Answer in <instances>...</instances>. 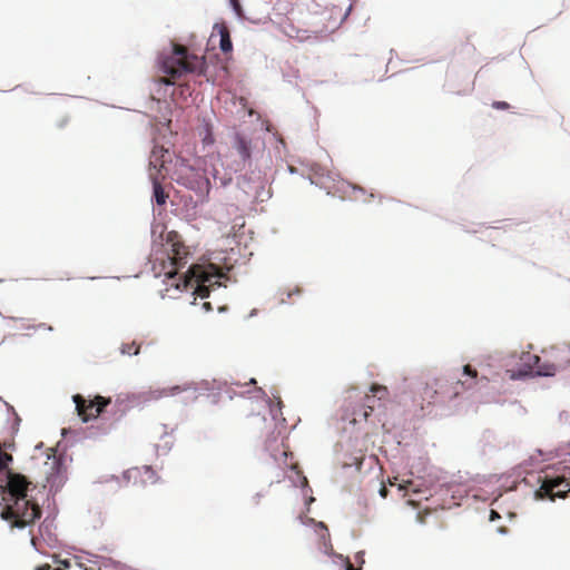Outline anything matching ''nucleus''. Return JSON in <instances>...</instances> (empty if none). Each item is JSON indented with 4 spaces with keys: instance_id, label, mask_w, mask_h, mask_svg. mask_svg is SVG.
I'll list each match as a JSON object with an SVG mask.
<instances>
[{
    "instance_id": "nucleus-1",
    "label": "nucleus",
    "mask_w": 570,
    "mask_h": 570,
    "mask_svg": "<svg viewBox=\"0 0 570 570\" xmlns=\"http://www.w3.org/2000/svg\"><path fill=\"white\" fill-rule=\"evenodd\" d=\"M4 491L9 493L12 503L1 511V519L10 522L11 528L24 529L32 525L41 517L39 504L27 499V489L31 482L21 473L7 470Z\"/></svg>"
},
{
    "instance_id": "nucleus-2",
    "label": "nucleus",
    "mask_w": 570,
    "mask_h": 570,
    "mask_svg": "<svg viewBox=\"0 0 570 570\" xmlns=\"http://www.w3.org/2000/svg\"><path fill=\"white\" fill-rule=\"evenodd\" d=\"M206 69L207 62L204 57L189 53L187 47L174 43L173 53L160 60V70L166 75V77L160 78V83L174 85L176 80L188 73L203 76Z\"/></svg>"
},
{
    "instance_id": "nucleus-3",
    "label": "nucleus",
    "mask_w": 570,
    "mask_h": 570,
    "mask_svg": "<svg viewBox=\"0 0 570 570\" xmlns=\"http://www.w3.org/2000/svg\"><path fill=\"white\" fill-rule=\"evenodd\" d=\"M224 274L213 264L207 266L193 265L188 268L187 274L180 277V282L170 284L176 289L194 288V294L202 299L209 297V294L222 286Z\"/></svg>"
},
{
    "instance_id": "nucleus-4",
    "label": "nucleus",
    "mask_w": 570,
    "mask_h": 570,
    "mask_svg": "<svg viewBox=\"0 0 570 570\" xmlns=\"http://www.w3.org/2000/svg\"><path fill=\"white\" fill-rule=\"evenodd\" d=\"M166 258H156L154 262V273L156 277L164 276L168 279H175L177 272L184 268L189 256L188 248L184 245L179 234L170 230L166 234Z\"/></svg>"
},
{
    "instance_id": "nucleus-5",
    "label": "nucleus",
    "mask_w": 570,
    "mask_h": 570,
    "mask_svg": "<svg viewBox=\"0 0 570 570\" xmlns=\"http://www.w3.org/2000/svg\"><path fill=\"white\" fill-rule=\"evenodd\" d=\"M75 407H77V412L79 417H81L82 422H88L89 420H95L104 412V409L107 407L108 404L111 403V400L104 396H96L92 400H87L83 396L77 394L72 397Z\"/></svg>"
},
{
    "instance_id": "nucleus-6",
    "label": "nucleus",
    "mask_w": 570,
    "mask_h": 570,
    "mask_svg": "<svg viewBox=\"0 0 570 570\" xmlns=\"http://www.w3.org/2000/svg\"><path fill=\"white\" fill-rule=\"evenodd\" d=\"M568 493H570V479L566 476H547L542 481V484H540L538 491H535V498L553 501L557 498H566Z\"/></svg>"
},
{
    "instance_id": "nucleus-7",
    "label": "nucleus",
    "mask_w": 570,
    "mask_h": 570,
    "mask_svg": "<svg viewBox=\"0 0 570 570\" xmlns=\"http://www.w3.org/2000/svg\"><path fill=\"white\" fill-rule=\"evenodd\" d=\"M370 391H371V395L365 396V403L362 404V406L358 410L353 411L352 417H351V423L355 424L361 421L367 420V417L371 415V413L373 411L372 401L374 397L379 399L380 401L387 397V389L383 385L373 384V385H371Z\"/></svg>"
},
{
    "instance_id": "nucleus-8",
    "label": "nucleus",
    "mask_w": 570,
    "mask_h": 570,
    "mask_svg": "<svg viewBox=\"0 0 570 570\" xmlns=\"http://www.w3.org/2000/svg\"><path fill=\"white\" fill-rule=\"evenodd\" d=\"M197 389L194 383H185L183 385H173L164 389H151L148 392H145V401H159L164 397H174L183 392L193 391L195 392Z\"/></svg>"
},
{
    "instance_id": "nucleus-9",
    "label": "nucleus",
    "mask_w": 570,
    "mask_h": 570,
    "mask_svg": "<svg viewBox=\"0 0 570 570\" xmlns=\"http://www.w3.org/2000/svg\"><path fill=\"white\" fill-rule=\"evenodd\" d=\"M233 149L236 150L238 158H240L242 165L245 166L248 161H250L252 142L249 138L240 134H236L235 138H233ZM244 166H242V168H244Z\"/></svg>"
},
{
    "instance_id": "nucleus-10",
    "label": "nucleus",
    "mask_w": 570,
    "mask_h": 570,
    "mask_svg": "<svg viewBox=\"0 0 570 570\" xmlns=\"http://www.w3.org/2000/svg\"><path fill=\"white\" fill-rule=\"evenodd\" d=\"M463 375L466 379L459 381V384L463 386L465 390L474 389L480 382H487V377L478 379V371L471 365L463 366Z\"/></svg>"
},
{
    "instance_id": "nucleus-11",
    "label": "nucleus",
    "mask_w": 570,
    "mask_h": 570,
    "mask_svg": "<svg viewBox=\"0 0 570 570\" xmlns=\"http://www.w3.org/2000/svg\"><path fill=\"white\" fill-rule=\"evenodd\" d=\"M525 357H528L529 362L533 363V366L538 368V374L540 375H554V372L560 367V365L557 364H550L549 366H540V357L529 353L528 355H525Z\"/></svg>"
},
{
    "instance_id": "nucleus-12",
    "label": "nucleus",
    "mask_w": 570,
    "mask_h": 570,
    "mask_svg": "<svg viewBox=\"0 0 570 570\" xmlns=\"http://www.w3.org/2000/svg\"><path fill=\"white\" fill-rule=\"evenodd\" d=\"M218 36H220V50L228 53L233 49L232 39L229 38L228 28L224 24L217 26Z\"/></svg>"
},
{
    "instance_id": "nucleus-13",
    "label": "nucleus",
    "mask_w": 570,
    "mask_h": 570,
    "mask_svg": "<svg viewBox=\"0 0 570 570\" xmlns=\"http://www.w3.org/2000/svg\"><path fill=\"white\" fill-rule=\"evenodd\" d=\"M150 176H153V174H150ZM151 179H154L155 202L157 205L164 206L166 203L167 194L164 191V188L161 187L160 183L155 177H151Z\"/></svg>"
},
{
    "instance_id": "nucleus-14",
    "label": "nucleus",
    "mask_w": 570,
    "mask_h": 570,
    "mask_svg": "<svg viewBox=\"0 0 570 570\" xmlns=\"http://www.w3.org/2000/svg\"><path fill=\"white\" fill-rule=\"evenodd\" d=\"M138 353H140V345L137 344L135 341L121 345V354L137 355Z\"/></svg>"
},
{
    "instance_id": "nucleus-15",
    "label": "nucleus",
    "mask_w": 570,
    "mask_h": 570,
    "mask_svg": "<svg viewBox=\"0 0 570 570\" xmlns=\"http://www.w3.org/2000/svg\"><path fill=\"white\" fill-rule=\"evenodd\" d=\"M11 461H12V455L4 452L2 450V446L0 445V472H2V471L7 472L8 464L11 463Z\"/></svg>"
},
{
    "instance_id": "nucleus-16",
    "label": "nucleus",
    "mask_w": 570,
    "mask_h": 570,
    "mask_svg": "<svg viewBox=\"0 0 570 570\" xmlns=\"http://www.w3.org/2000/svg\"><path fill=\"white\" fill-rule=\"evenodd\" d=\"M203 142L206 145L214 144L213 132L208 124L204 125Z\"/></svg>"
},
{
    "instance_id": "nucleus-17",
    "label": "nucleus",
    "mask_w": 570,
    "mask_h": 570,
    "mask_svg": "<svg viewBox=\"0 0 570 570\" xmlns=\"http://www.w3.org/2000/svg\"><path fill=\"white\" fill-rule=\"evenodd\" d=\"M492 108L495 110H508L510 105L507 101H494L492 102Z\"/></svg>"
},
{
    "instance_id": "nucleus-18",
    "label": "nucleus",
    "mask_w": 570,
    "mask_h": 570,
    "mask_svg": "<svg viewBox=\"0 0 570 570\" xmlns=\"http://www.w3.org/2000/svg\"><path fill=\"white\" fill-rule=\"evenodd\" d=\"M203 308L206 312H212L213 311V306L210 305V302H207V301L203 303Z\"/></svg>"
},
{
    "instance_id": "nucleus-19",
    "label": "nucleus",
    "mask_w": 570,
    "mask_h": 570,
    "mask_svg": "<svg viewBox=\"0 0 570 570\" xmlns=\"http://www.w3.org/2000/svg\"><path fill=\"white\" fill-rule=\"evenodd\" d=\"M380 494L382 498H385L387 495V489L385 485H382L380 489Z\"/></svg>"
},
{
    "instance_id": "nucleus-20",
    "label": "nucleus",
    "mask_w": 570,
    "mask_h": 570,
    "mask_svg": "<svg viewBox=\"0 0 570 570\" xmlns=\"http://www.w3.org/2000/svg\"><path fill=\"white\" fill-rule=\"evenodd\" d=\"M490 519L491 520L500 519V514H498L495 510H491Z\"/></svg>"
},
{
    "instance_id": "nucleus-21",
    "label": "nucleus",
    "mask_w": 570,
    "mask_h": 570,
    "mask_svg": "<svg viewBox=\"0 0 570 570\" xmlns=\"http://www.w3.org/2000/svg\"><path fill=\"white\" fill-rule=\"evenodd\" d=\"M36 570H50V566L45 564V566L38 567V569H36Z\"/></svg>"
},
{
    "instance_id": "nucleus-22",
    "label": "nucleus",
    "mask_w": 570,
    "mask_h": 570,
    "mask_svg": "<svg viewBox=\"0 0 570 570\" xmlns=\"http://www.w3.org/2000/svg\"><path fill=\"white\" fill-rule=\"evenodd\" d=\"M347 570H354L352 563H347Z\"/></svg>"
},
{
    "instance_id": "nucleus-23",
    "label": "nucleus",
    "mask_w": 570,
    "mask_h": 570,
    "mask_svg": "<svg viewBox=\"0 0 570 570\" xmlns=\"http://www.w3.org/2000/svg\"><path fill=\"white\" fill-rule=\"evenodd\" d=\"M424 393H425V394L430 393V389H429V386H425V389H424Z\"/></svg>"
},
{
    "instance_id": "nucleus-24",
    "label": "nucleus",
    "mask_w": 570,
    "mask_h": 570,
    "mask_svg": "<svg viewBox=\"0 0 570 570\" xmlns=\"http://www.w3.org/2000/svg\"><path fill=\"white\" fill-rule=\"evenodd\" d=\"M322 528H323V530H324V531H326V532H327V528H326V527H324V525L322 524Z\"/></svg>"
},
{
    "instance_id": "nucleus-25",
    "label": "nucleus",
    "mask_w": 570,
    "mask_h": 570,
    "mask_svg": "<svg viewBox=\"0 0 570 570\" xmlns=\"http://www.w3.org/2000/svg\"><path fill=\"white\" fill-rule=\"evenodd\" d=\"M55 570H60V569H55Z\"/></svg>"
}]
</instances>
